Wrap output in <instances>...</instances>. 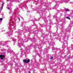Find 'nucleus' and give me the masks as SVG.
Listing matches in <instances>:
<instances>
[{"mask_svg": "<svg viewBox=\"0 0 73 73\" xmlns=\"http://www.w3.org/2000/svg\"><path fill=\"white\" fill-rule=\"evenodd\" d=\"M31 1H33V4H35V5H36L37 4H38V3L39 2V1H33V0H29V1H27L26 2V3H29V2H31Z\"/></svg>", "mask_w": 73, "mask_h": 73, "instance_id": "nucleus-9", "label": "nucleus"}, {"mask_svg": "<svg viewBox=\"0 0 73 73\" xmlns=\"http://www.w3.org/2000/svg\"><path fill=\"white\" fill-rule=\"evenodd\" d=\"M21 49V50H22V49Z\"/></svg>", "mask_w": 73, "mask_h": 73, "instance_id": "nucleus-49", "label": "nucleus"}, {"mask_svg": "<svg viewBox=\"0 0 73 73\" xmlns=\"http://www.w3.org/2000/svg\"><path fill=\"white\" fill-rule=\"evenodd\" d=\"M31 32H32L31 31Z\"/></svg>", "mask_w": 73, "mask_h": 73, "instance_id": "nucleus-56", "label": "nucleus"}, {"mask_svg": "<svg viewBox=\"0 0 73 73\" xmlns=\"http://www.w3.org/2000/svg\"><path fill=\"white\" fill-rule=\"evenodd\" d=\"M40 26V27H43V25H41Z\"/></svg>", "mask_w": 73, "mask_h": 73, "instance_id": "nucleus-40", "label": "nucleus"}, {"mask_svg": "<svg viewBox=\"0 0 73 73\" xmlns=\"http://www.w3.org/2000/svg\"><path fill=\"white\" fill-rule=\"evenodd\" d=\"M34 34H35V33H34Z\"/></svg>", "mask_w": 73, "mask_h": 73, "instance_id": "nucleus-57", "label": "nucleus"}, {"mask_svg": "<svg viewBox=\"0 0 73 73\" xmlns=\"http://www.w3.org/2000/svg\"><path fill=\"white\" fill-rule=\"evenodd\" d=\"M10 23L8 25V28H11L10 31L9 30V32L7 33V34H9L11 36H12V35H13V33L12 32H13V31L14 29H15L14 26L13 25H14L15 24V21H16V20L15 19L13 20V19H12L11 18L10 19Z\"/></svg>", "mask_w": 73, "mask_h": 73, "instance_id": "nucleus-2", "label": "nucleus"}, {"mask_svg": "<svg viewBox=\"0 0 73 73\" xmlns=\"http://www.w3.org/2000/svg\"><path fill=\"white\" fill-rule=\"evenodd\" d=\"M8 52H9L11 54V53H13V51L11 50H9L8 51Z\"/></svg>", "mask_w": 73, "mask_h": 73, "instance_id": "nucleus-23", "label": "nucleus"}, {"mask_svg": "<svg viewBox=\"0 0 73 73\" xmlns=\"http://www.w3.org/2000/svg\"><path fill=\"white\" fill-rule=\"evenodd\" d=\"M5 57V56L4 55H0V58H1V60H3L4 57Z\"/></svg>", "mask_w": 73, "mask_h": 73, "instance_id": "nucleus-18", "label": "nucleus"}, {"mask_svg": "<svg viewBox=\"0 0 73 73\" xmlns=\"http://www.w3.org/2000/svg\"><path fill=\"white\" fill-rule=\"evenodd\" d=\"M56 4H57L58 5H59V4H60V1H56Z\"/></svg>", "mask_w": 73, "mask_h": 73, "instance_id": "nucleus-30", "label": "nucleus"}, {"mask_svg": "<svg viewBox=\"0 0 73 73\" xmlns=\"http://www.w3.org/2000/svg\"><path fill=\"white\" fill-rule=\"evenodd\" d=\"M54 19H56V21L57 22H60V21H61L62 22V25H64V24H66V22H65V19H63L61 18H58V17L56 15H55L53 17Z\"/></svg>", "mask_w": 73, "mask_h": 73, "instance_id": "nucleus-4", "label": "nucleus"}, {"mask_svg": "<svg viewBox=\"0 0 73 73\" xmlns=\"http://www.w3.org/2000/svg\"><path fill=\"white\" fill-rule=\"evenodd\" d=\"M12 40L15 42H16V39H15V38H13Z\"/></svg>", "mask_w": 73, "mask_h": 73, "instance_id": "nucleus-27", "label": "nucleus"}, {"mask_svg": "<svg viewBox=\"0 0 73 73\" xmlns=\"http://www.w3.org/2000/svg\"><path fill=\"white\" fill-rule=\"evenodd\" d=\"M60 10H57V12L58 13H60Z\"/></svg>", "mask_w": 73, "mask_h": 73, "instance_id": "nucleus-38", "label": "nucleus"}, {"mask_svg": "<svg viewBox=\"0 0 73 73\" xmlns=\"http://www.w3.org/2000/svg\"><path fill=\"white\" fill-rule=\"evenodd\" d=\"M35 27H36V28H37V26H34Z\"/></svg>", "mask_w": 73, "mask_h": 73, "instance_id": "nucleus-43", "label": "nucleus"}, {"mask_svg": "<svg viewBox=\"0 0 73 73\" xmlns=\"http://www.w3.org/2000/svg\"><path fill=\"white\" fill-rule=\"evenodd\" d=\"M30 33H29V35H30Z\"/></svg>", "mask_w": 73, "mask_h": 73, "instance_id": "nucleus-51", "label": "nucleus"}, {"mask_svg": "<svg viewBox=\"0 0 73 73\" xmlns=\"http://www.w3.org/2000/svg\"><path fill=\"white\" fill-rule=\"evenodd\" d=\"M60 41H61V42H63V45L62 47V48H65L67 47V45H68V41L65 40V39H61L59 40Z\"/></svg>", "mask_w": 73, "mask_h": 73, "instance_id": "nucleus-6", "label": "nucleus"}, {"mask_svg": "<svg viewBox=\"0 0 73 73\" xmlns=\"http://www.w3.org/2000/svg\"><path fill=\"white\" fill-rule=\"evenodd\" d=\"M56 35H58V33H53V35L54 36H56Z\"/></svg>", "mask_w": 73, "mask_h": 73, "instance_id": "nucleus-29", "label": "nucleus"}, {"mask_svg": "<svg viewBox=\"0 0 73 73\" xmlns=\"http://www.w3.org/2000/svg\"><path fill=\"white\" fill-rule=\"evenodd\" d=\"M73 25V21H72L70 23V24L69 25V27H68V28L67 29H68L69 28H70L71 27H72Z\"/></svg>", "mask_w": 73, "mask_h": 73, "instance_id": "nucleus-13", "label": "nucleus"}, {"mask_svg": "<svg viewBox=\"0 0 73 73\" xmlns=\"http://www.w3.org/2000/svg\"><path fill=\"white\" fill-rule=\"evenodd\" d=\"M40 32H44V31L42 30V29H41L40 30Z\"/></svg>", "mask_w": 73, "mask_h": 73, "instance_id": "nucleus-35", "label": "nucleus"}, {"mask_svg": "<svg viewBox=\"0 0 73 73\" xmlns=\"http://www.w3.org/2000/svg\"><path fill=\"white\" fill-rule=\"evenodd\" d=\"M58 7H59V5L56 4V5L54 7L55 8H57Z\"/></svg>", "mask_w": 73, "mask_h": 73, "instance_id": "nucleus-24", "label": "nucleus"}, {"mask_svg": "<svg viewBox=\"0 0 73 73\" xmlns=\"http://www.w3.org/2000/svg\"><path fill=\"white\" fill-rule=\"evenodd\" d=\"M57 50V48H55L54 47H52V50L53 51L54 50Z\"/></svg>", "mask_w": 73, "mask_h": 73, "instance_id": "nucleus-28", "label": "nucleus"}, {"mask_svg": "<svg viewBox=\"0 0 73 73\" xmlns=\"http://www.w3.org/2000/svg\"><path fill=\"white\" fill-rule=\"evenodd\" d=\"M69 11H70L69 9H66V12H69Z\"/></svg>", "mask_w": 73, "mask_h": 73, "instance_id": "nucleus-33", "label": "nucleus"}, {"mask_svg": "<svg viewBox=\"0 0 73 73\" xmlns=\"http://www.w3.org/2000/svg\"><path fill=\"white\" fill-rule=\"evenodd\" d=\"M48 33H51V31H50L49 32H48Z\"/></svg>", "mask_w": 73, "mask_h": 73, "instance_id": "nucleus-41", "label": "nucleus"}, {"mask_svg": "<svg viewBox=\"0 0 73 73\" xmlns=\"http://www.w3.org/2000/svg\"><path fill=\"white\" fill-rule=\"evenodd\" d=\"M38 45L37 44H36L35 46L33 45V44H31V45L29 46H26L25 48V50H27V51H28L29 49H32V47H33L34 48H36V46H37Z\"/></svg>", "mask_w": 73, "mask_h": 73, "instance_id": "nucleus-7", "label": "nucleus"}, {"mask_svg": "<svg viewBox=\"0 0 73 73\" xmlns=\"http://www.w3.org/2000/svg\"><path fill=\"white\" fill-rule=\"evenodd\" d=\"M24 33V32H23V31L20 30H18V40H19L18 44V46H19L20 48L21 47V45L23 47L25 46L24 42H28V40H30V39H31L29 35L28 36L27 38L25 37V38H23V39L21 38V37L20 36L21 35V34H23Z\"/></svg>", "mask_w": 73, "mask_h": 73, "instance_id": "nucleus-1", "label": "nucleus"}, {"mask_svg": "<svg viewBox=\"0 0 73 73\" xmlns=\"http://www.w3.org/2000/svg\"><path fill=\"white\" fill-rule=\"evenodd\" d=\"M46 51H47V50L46 49H44V53H45V54L46 53Z\"/></svg>", "mask_w": 73, "mask_h": 73, "instance_id": "nucleus-31", "label": "nucleus"}, {"mask_svg": "<svg viewBox=\"0 0 73 73\" xmlns=\"http://www.w3.org/2000/svg\"><path fill=\"white\" fill-rule=\"evenodd\" d=\"M23 61L24 62H25V63H28L30 61V60L29 59L27 60L25 59L23 60Z\"/></svg>", "mask_w": 73, "mask_h": 73, "instance_id": "nucleus-15", "label": "nucleus"}, {"mask_svg": "<svg viewBox=\"0 0 73 73\" xmlns=\"http://www.w3.org/2000/svg\"><path fill=\"white\" fill-rule=\"evenodd\" d=\"M5 4V3H3L1 2H0V4H1V7L0 9V13H1V11L3 9V6H4V4Z\"/></svg>", "mask_w": 73, "mask_h": 73, "instance_id": "nucleus-12", "label": "nucleus"}, {"mask_svg": "<svg viewBox=\"0 0 73 73\" xmlns=\"http://www.w3.org/2000/svg\"><path fill=\"white\" fill-rule=\"evenodd\" d=\"M2 15H3H3H4V14H3Z\"/></svg>", "mask_w": 73, "mask_h": 73, "instance_id": "nucleus-50", "label": "nucleus"}, {"mask_svg": "<svg viewBox=\"0 0 73 73\" xmlns=\"http://www.w3.org/2000/svg\"><path fill=\"white\" fill-rule=\"evenodd\" d=\"M70 3L71 4H73V2H70Z\"/></svg>", "mask_w": 73, "mask_h": 73, "instance_id": "nucleus-42", "label": "nucleus"}, {"mask_svg": "<svg viewBox=\"0 0 73 73\" xmlns=\"http://www.w3.org/2000/svg\"><path fill=\"white\" fill-rule=\"evenodd\" d=\"M31 28H26V31H28L29 32H31Z\"/></svg>", "mask_w": 73, "mask_h": 73, "instance_id": "nucleus-21", "label": "nucleus"}, {"mask_svg": "<svg viewBox=\"0 0 73 73\" xmlns=\"http://www.w3.org/2000/svg\"><path fill=\"white\" fill-rule=\"evenodd\" d=\"M22 9L23 10V11H24V9H26L27 12H30V11H29V10L28 9V7H27L26 5V2L23 3H21L20 5Z\"/></svg>", "mask_w": 73, "mask_h": 73, "instance_id": "nucleus-5", "label": "nucleus"}, {"mask_svg": "<svg viewBox=\"0 0 73 73\" xmlns=\"http://www.w3.org/2000/svg\"><path fill=\"white\" fill-rule=\"evenodd\" d=\"M65 14V13L64 11H62V12H61L60 13V16H62L64 15Z\"/></svg>", "mask_w": 73, "mask_h": 73, "instance_id": "nucleus-20", "label": "nucleus"}, {"mask_svg": "<svg viewBox=\"0 0 73 73\" xmlns=\"http://www.w3.org/2000/svg\"><path fill=\"white\" fill-rule=\"evenodd\" d=\"M53 57L52 56L50 58V60H52V59H53Z\"/></svg>", "mask_w": 73, "mask_h": 73, "instance_id": "nucleus-36", "label": "nucleus"}, {"mask_svg": "<svg viewBox=\"0 0 73 73\" xmlns=\"http://www.w3.org/2000/svg\"><path fill=\"white\" fill-rule=\"evenodd\" d=\"M30 40H31L32 42H34L36 40V38H34L33 39L31 38V39H30Z\"/></svg>", "mask_w": 73, "mask_h": 73, "instance_id": "nucleus-22", "label": "nucleus"}, {"mask_svg": "<svg viewBox=\"0 0 73 73\" xmlns=\"http://www.w3.org/2000/svg\"><path fill=\"white\" fill-rule=\"evenodd\" d=\"M70 0H61L60 1V3H68Z\"/></svg>", "mask_w": 73, "mask_h": 73, "instance_id": "nucleus-10", "label": "nucleus"}, {"mask_svg": "<svg viewBox=\"0 0 73 73\" xmlns=\"http://www.w3.org/2000/svg\"><path fill=\"white\" fill-rule=\"evenodd\" d=\"M45 11V10H44V9H42V11H41V13H42V15L41 16V18H42V19H44V20L45 22H46V23H47L48 21V20H46V18L45 17L44 15V14H45V13H44V12Z\"/></svg>", "mask_w": 73, "mask_h": 73, "instance_id": "nucleus-8", "label": "nucleus"}, {"mask_svg": "<svg viewBox=\"0 0 73 73\" xmlns=\"http://www.w3.org/2000/svg\"><path fill=\"white\" fill-rule=\"evenodd\" d=\"M12 6V4H8L7 6V9H9L10 11H12V9H11V7Z\"/></svg>", "mask_w": 73, "mask_h": 73, "instance_id": "nucleus-11", "label": "nucleus"}, {"mask_svg": "<svg viewBox=\"0 0 73 73\" xmlns=\"http://www.w3.org/2000/svg\"><path fill=\"white\" fill-rule=\"evenodd\" d=\"M27 52H28V51H27Z\"/></svg>", "mask_w": 73, "mask_h": 73, "instance_id": "nucleus-54", "label": "nucleus"}, {"mask_svg": "<svg viewBox=\"0 0 73 73\" xmlns=\"http://www.w3.org/2000/svg\"><path fill=\"white\" fill-rule=\"evenodd\" d=\"M10 1H11V2H17L18 3H19L20 2V1H21V0H10Z\"/></svg>", "mask_w": 73, "mask_h": 73, "instance_id": "nucleus-16", "label": "nucleus"}, {"mask_svg": "<svg viewBox=\"0 0 73 73\" xmlns=\"http://www.w3.org/2000/svg\"><path fill=\"white\" fill-rule=\"evenodd\" d=\"M0 20H1V21H2V20H3V18H1L0 19Z\"/></svg>", "mask_w": 73, "mask_h": 73, "instance_id": "nucleus-39", "label": "nucleus"}, {"mask_svg": "<svg viewBox=\"0 0 73 73\" xmlns=\"http://www.w3.org/2000/svg\"><path fill=\"white\" fill-rule=\"evenodd\" d=\"M7 1H8V0H7Z\"/></svg>", "mask_w": 73, "mask_h": 73, "instance_id": "nucleus-55", "label": "nucleus"}, {"mask_svg": "<svg viewBox=\"0 0 73 73\" xmlns=\"http://www.w3.org/2000/svg\"><path fill=\"white\" fill-rule=\"evenodd\" d=\"M28 73H31V72H30V71H29V72H28Z\"/></svg>", "mask_w": 73, "mask_h": 73, "instance_id": "nucleus-45", "label": "nucleus"}, {"mask_svg": "<svg viewBox=\"0 0 73 73\" xmlns=\"http://www.w3.org/2000/svg\"><path fill=\"white\" fill-rule=\"evenodd\" d=\"M25 24V22L23 21L22 23V24L21 25L22 27H24L25 25H24Z\"/></svg>", "mask_w": 73, "mask_h": 73, "instance_id": "nucleus-17", "label": "nucleus"}, {"mask_svg": "<svg viewBox=\"0 0 73 73\" xmlns=\"http://www.w3.org/2000/svg\"><path fill=\"white\" fill-rule=\"evenodd\" d=\"M42 5H43L44 3L42 2V3H41Z\"/></svg>", "mask_w": 73, "mask_h": 73, "instance_id": "nucleus-44", "label": "nucleus"}, {"mask_svg": "<svg viewBox=\"0 0 73 73\" xmlns=\"http://www.w3.org/2000/svg\"><path fill=\"white\" fill-rule=\"evenodd\" d=\"M19 9L18 8L16 9L14 11V13H15V14L17 15L18 14V12H19Z\"/></svg>", "mask_w": 73, "mask_h": 73, "instance_id": "nucleus-14", "label": "nucleus"}, {"mask_svg": "<svg viewBox=\"0 0 73 73\" xmlns=\"http://www.w3.org/2000/svg\"><path fill=\"white\" fill-rule=\"evenodd\" d=\"M8 42V41H7V42H6L3 45H7V44H7V43Z\"/></svg>", "mask_w": 73, "mask_h": 73, "instance_id": "nucleus-32", "label": "nucleus"}, {"mask_svg": "<svg viewBox=\"0 0 73 73\" xmlns=\"http://www.w3.org/2000/svg\"><path fill=\"white\" fill-rule=\"evenodd\" d=\"M67 29H64V26L62 25V33H60L58 35V37H64L65 38V36H66V32Z\"/></svg>", "mask_w": 73, "mask_h": 73, "instance_id": "nucleus-3", "label": "nucleus"}, {"mask_svg": "<svg viewBox=\"0 0 73 73\" xmlns=\"http://www.w3.org/2000/svg\"><path fill=\"white\" fill-rule=\"evenodd\" d=\"M1 23V22H0V24Z\"/></svg>", "mask_w": 73, "mask_h": 73, "instance_id": "nucleus-52", "label": "nucleus"}, {"mask_svg": "<svg viewBox=\"0 0 73 73\" xmlns=\"http://www.w3.org/2000/svg\"><path fill=\"white\" fill-rule=\"evenodd\" d=\"M50 45H51L52 46H53V45H54V43L53 41H51V42H50Z\"/></svg>", "mask_w": 73, "mask_h": 73, "instance_id": "nucleus-19", "label": "nucleus"}, {"mask_svg": "<svg viewBox=\"0 0 73 73\" xmlns=\"http://www.w3.org/2000/svg\"><path fill=\"white\" fill-rule=\"evenodd\" d=\"M66 19H68V20H70V18L69 17H66Z\"/></svg>", "mask_w": 73, "mask_h": 73, "instance_id": "nucleus-34", "label": "nucleus"}, {"mask_svg": "<svg viewBox=\"0 0 73 73\" xmlns=\"http://www.w3.org/2000/svg\"><path fill=\"white\" fill-rule=\"evenodd\" d=\"M39 8H41V7L40 6Z\"/></svg>", "mask_w": 73, "mask_h": 73, "instance_id": "nucleus-47", "label": "nucleus"}, {"mask_svg": "<svg viewBox=\"0 0 73 73\" xmlns=\"http://www.w3.org/2000/svg\"><path fill=\"white\" fill-rule=\"evenodd\" d=\"M45 5L46 6H49V4H48H48H45Z\"/></svg>", "mask_w": 73, "mask_h": 73, "instance_id": "nucleus-37", "label": "nucleus"}, {"mask_svg": "<svg viewBox=\"0 0 73 73\" xmlns=\"http://www.w3.org/2000/svg\"><path fill=\"white\" fill-rule=\"evenodd\" d=\"M38 56H39V57H40V55L39 54H38Z\"/></svg>", "mask_w": 73, "mask_h": 73, "instance_id": "nucleus-46", "label": "nucleus"}, {"mask_svg": "<svg viewBox=\"0 0 73 73\" xmlns=\"http://www.w3.org/2000/svg\"><path fill=\"white\" fill-rule=\"evenodd\" d=\"M20 18H21V19H23V17L20 16V17H18L17 19H18L17 20H19V21H20Z\"/></svg>", "mask_w": 73, "mask_h": 73, "instance_id": "nucleus-26", "label": "nucleus"}, {"mask_svg": "<svg viewBox=\"0 0 73 73\" xmlns=\"http://www.w3.org/2000/svg\"><path fill=\"white\" fill-rule=\"evenodd\" d=\"M54 0H53V1H54Z\"/></svg>", "mask_w": 73, "mask_h": 73, "instance_id": "nucleus-53", "label": "nucleus"}, {"mask_svg": "<svg viewBox=\"0 0 73 73\" xmlns=\"http://www.w3.org/2000/svg\"><path fill=\"white\" fill-rule=\"evenodd\" d=\"M35 35H37V33H36V34H35Z\"/></svg>", "mask_w": 73, "mask_h": 73, "instance_id": "nucleus-48", "label": "nucleus"}, {"mask_svg": "<svg viewBox=\"0 0 73 73\" xmlns=\"http://www.w3.org/2000/svg\"><path fill=\"white\" fill-rule=\"evenodd\" d=\"M40 18H38V20H36V19H35L34 20H32V21H33V23H34V21H39V20H40Z\"/></svg>", "mask_w": 73, "mask_h": 73, "instance_id": "nucleus-25", "label": "nucleus"}]
</instances>
